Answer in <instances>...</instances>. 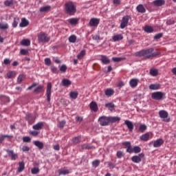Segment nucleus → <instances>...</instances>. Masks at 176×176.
I'll list each match as a JSON object with an SVG mask.
<instances>
[{
    "label": "nucleus",
    "mask_w": 176,
    "mask_h": 176,
    "mask_svg": "<svg viewBox=\"0 0 176 176\" xmlns=\"http://www.w3.org/2000/svg\"><path fill=\"white\" fill-rule=\"evenodd\" d=\"M160 52L158 51H155L153 52V48H149L146 50H143L140 52H137L135 54L136 57H143L145 60L148 58H152L153 57H156L159 56Z\"/></svg>",
    "instance_id": "f257e3e1"
},
{
    "label": "nucleus",
    "mask_w": 176,
    "mask_h": 176,
    "mask_svg": "<svg viewBox=\"0 0 176 176\" xmlns=\"http://www.w3.org/2000/svg\"><path fill=\"white\" fill-rule=\"evenodd\" d=\"M65 13L69 16H74L76 13V6L72 1H67L65 3Z\"/></svg>",
    "instance_id": "f03ea898"
},
{
    "label": "nucleus",
    "mask_w": 176,
    "mask_h": 176,
    "mask_svg": "<svg viewBox=\"0 0 176 176\" xmlns=\"http://www.w3.org/2000/svg\"><path fill=\"white\" fill-rule=\"evenodd\" d=\"M151 98L153 100H157V101H160V100H164V98H166V93L162 91L153 92L151 94Z\"/></svg>",
    "instance_id": "7ed1b4c3"
},
{
    "label": "nucleus",
    "mask_w": 176,
    "mask_h": 176,
    "mask_svg": "<svg viewBox=\"0 0 176 176\" xmlns=\"http://www.w3.org/2000/svg\"><path fill=\"white\" fill-rule=\"evenodd\" d=\"M129 20H131V16L130 15H125L122 17L120 25L121 30H124V28L129 25Z\"/></svg>",
    "instance_id": "20e7f679"
},
{
    "label": "nucleus",
    "mask_w": 176,
    "mask_h": 176,
    "mask_svg": "<svg viewBox=\"0 0 176 176\" xmlns=\"http://www.w3.org/2000/svg\"><path fill=\"white\" fill-rule=\"evenodd\" d=\"M98 122H99L100 126H108V124H109V123H111L109 116L107 117L105 116H102L100 117L98 119Z\"/></svg>",
    "instance_id": "39448f33"
},
{
    "label": "nucleus",
    "mask_w": 176,
    "mask_h": 176,
    "mask_svg": "<svg viewBox=\"0 0 176 176\" xmlns=\"http://www.w3.org/2000/svg\"><path fill=\"white\" fill-rule=\"evenodd\" d=\"M49 36H47V34L41 32L38 35V42H42L43 43H46L49 42L50 41Z\"/></svg>",
    "instance_id": "423d86ee"
},
{
    "label": "nucleus",
    "mask_w": 176,
    "mask_h": 176,
    "mask_svg": "<svg viewBox=\"0 0 176 176\" xmlns=\"http://www.w3.org/2000/svg\"><path fill=\"white\" fill-rule=\"evenodd\" d=\"M159 116L161 119H163L164 122L168 123L170 122V118H168V113L164 110H161L159 111Z\"/></svg>",
    "instance_id": "0eeeda50"
},
{
    "label": "nucleus",
    "mask_w": 176,
    "mask_h": 176,
    "mask_svg": "<svg viewBox=\"0 0 176 176\" xmlns=\"http://www.w3.org/2000/svg\"><path fill=\"white\" fill-rule=\"evenodd\" d=\"M6 152H7L11 160H17V159H19V155H17V153H14L13 150L6 149Z\"/></svg>",
    "instance_id": "6e6552de"
},
{
    "label": "nucleus",
    "mask_w": 176,
    "mask_h": 176,
    "mask_svg": "<svg viewBox=\"0 0 176 176\" xmlns=\"http://www.w3.org/2000/svg\"><path fill=\"white\" fill-rule=\"evenodd\" d=\"M145 156V154L140 153L138 155H134L131 157V160L133 163H141V161L142 160V157Z\"/></svg>",
    "instance_id": "1a4fd4ad"
},
{
    "label": "nucleus",
    "mask_w": 176,
    "mask_h": 176,
    "mask_svg": "<svg viewBox=\"0 0 176 176\" xmlns=\"http://www.w3.org/2000/svg\"><path fill=\"white\" fill-rule=\"evenodd\" d=\"M152 137H153L152 132H147V133L142 135L140 137V141L146 142V141H148V140H151V138H152Z\"/></svg>",
    "instance_id": "9d476101"
},
{
    "label": "nucleus",
    "mask_w": 176,
    "mask_h": 176,
    "mask_svg": "<svg viewBox=\"0 0 176 176\" xmlns=\"http://www.w3.org/2000/svg\"><path fill=\"white\" fill-rule=\"evenodd\" d=\"M46 96L48 102H50V97H52V82L47 83Z\"/></svg>",
    "instance_id": "9b49d317"
},
{
    "label": "nucleus",
    "mask_w": 176,
    "mask_h": 176,
    "mask_svg": "<svg viewBox=\"0 0 176 176\" xmlns=\"http://www.w3.org/2000/svg\"><path fill=\"white\" fill-rule=\"evenodd\" d=\"M35 116L28 113L25 116V120L28 122L29 124H33V123H35Z\"/></svg>",
    "instance_id": "f8f14e48"
},
{
    "label": "nucleus",
    "mask_w": 176,
    "mask_h": 176,
    "mask_svg": "<svg viewBox=\"0 0 176 176\" xmlns=\"http://www.w3.org/2000/svg\"><path fill=\"white\" fill-rule=\"evenodd\" d=\"M100 24V20L97 18H92L89 21L90 27H97Z\"/></svg>",
    "instance_id": "ddd939ff"
},
{
    "label": "nucleus",
    "mask_w": 176,
    "mask_h": 176,
    "mask_svg": "<svg viewBox=\"0 0 176 176\" xmlns=\"http://www.w3.org/2000/svg\"><path fill=\"white\" fill-rule=\"evenodd\" d=\"M163 144H164V140H163V139H162V138L157 139V140H155L153 142V147L154 148H160V146H162V145H163Z\"/></svg>",
    "instance_id": "4468645a"
},
{
    "label": "nucleus",
    "mask_w": 176,
    "mask_h": 176,
    "mask_svg": "<svg viewBox=\"0 0 176 176\" xmlns=\"http://www.w3.org/2000/svg\"><path fill=\"white\" fill-rule=\"evenodd\" d=\"M139 82H140V80L138 78H132L129 81V85H130L131 87L134 89V87H137L138 86Z\"/></svg>",
    "instance_id": "2eb2a0df"
},
{
    "label": "nucleus",
    "mask_w": 176,
    "mask_h": 176,
    "mask_svg": "<svg viewBox=\"0 0 176 176\" xmlns=\"http://www.w3.org/2000/svg\"><path fill=\"white\" fill-rule=\"evenodd\" d=\"M52 10V6H45L40 8V12L41 13H47L48 12H50Z\"/></svg>",
    "instance_id": "dca6fc26"
},
{
    "label": "nucleus",
    "mask_w": 176,
    "mask_h": 176,
    "mask_svg": "<svg viewBox=\"0 0 176 176\" xmlns=\"http://www.w3.org/2000/svg\"><path fill=\"white\" fill-rule=\"evenodd\" d=\"M89 108L94 112H97V111H98V106L96 102H91L89 104Z\"/></svg>",
    "instance_id": "f3484780"
},
{
    "label": "nucleus",
    "mask_w": 176,
    "mask_h": 176,
    "mask_svg": "<svg viewBox=\"0 0 176 176\" xmlns=\"http://www.w3.org/2000/svg\"><path fill=\"white\" fill-rule=\"evenodd\" d=\"M100 61L102 63V64H104L105 65L109 64L111 63V60H109V58H107V56L102 55L100 58Z\"/></svg>",
    "instance_id": "a211bd4d"
},
{
    "label": "nucleus",
    "mask_w": 176,
    "mask_h": 176,
    "mask_svg": "<svg viewBox=\"0 0 176 176\" xmlns=\"http://www.w3.org/2000/svg\"><path fill=\"white\" fill-rule=\"evenodd\" d=\"M124 123L129 129V131H133V130H134V124H133V122L131 121L125 120Z\"/></svg>",
    "instance_id": "6ab92c4d"
},
{
    "label": "nucleus",
    "mask_w": 176,
    "mask_h": 176,
    "mask_svg": "<svg viewBox=\"0 0 176 176\" xmlns=\"http://www.w3.org/2000/svg\"><path fill=\"white\" fill-rule=\"evenodd\" d=\"M24 168H25V164L24 163V162H19L17 171L19 173H23V171H24Z\"/></svg>",
    "instance_id": "aec40b11"
},
{
    "label": "nucleus",
    "mask_w": 176,
    "mask_h": 176,
    "mask_svg": "<svg viewBox=\"0 0 176 176\" xmlns=\"http://www.w3.org/2000/svg\"><path fill=\"white\" fill-rule=\"evenodd\" d=\"M110 119V123H119L120 122V117L119 116H109Z\"/></svg>",
    "instance_id": "412c9836"
},
{
    "label": "nucleus",
    "mask_w": 176,
    "mask_h": 176,
    "mask_svg": "<svg viewBox=\"0 0 176 176\" xmlns=\"http://www.w3.org/2000/svg\"><path fill=\"white\" fill-rule=\"evenodd\" d=\"M160 84L159 83H155V84H151L149 85L148 88L150 90H159L160 89Z\"/></svg>",
    "instance_id": "4be33fe9"
},
{
    "label": "nucleus",
    "mask_w": 176,
    "mask_h": 176,
    "mask_svg": "<svg viewBox=\"0 0 176 176\" xmlns=\"http://www.w3.org/2000/svg\"><path fill=\"white\" fill-rule=\"evenodd\" d=\"M43 127V122H38L37 124H34L32 126V129H33V130H42Z\"/></svg>",
    "instance_id": "5701e85b"
},
{
    "label": "nucleus",
    "mask_w": 176,
    "mask_h": 176,
    "mask_svg": "<svg viewBox=\"0 0 176 176\" xmlns=\"http://www.w3.org/2000/svg\"><path fill=\"white\" fill-rule=\"evenodd\" d=\"M136 10L138 12V13H145V12H146V10L142 4H139L136 7Z\"/></svg>",
    "instance_id": "b1692460"
},
{
    "label": "nucleus",
    "mask_w": 176,
    "mask_h": 176,
    "mask_svg": "<svg viewBox=\"0 0 176 176\" xmlns=\"http://www.w3.org/2000/svg\"><path fill=\"white\" fill-rule=\"evenodd\" d=\"M28 24H30L28 21H27V19H25V18H22L21 22L19 24V27H21V28H24V27H27V25H28Z\"/></svg>",
    "instance_id": "393cba45"
},
{
    "label": "nucleus",
    "mask_w": 176,
    "mask_h": 176,
    "mask_svg": "<svg viewBox=\"0 0 176 176\" xmlns=\"http://www.w3.org/2000/svg\"><path fill=\"white\" fill-rule=\"evenodd\" d=\"M153 3L155 6H163L166 3V1L164 0H155L153 1Z\"/></svg>",
    "instance_id": "a878e982"
},
{
    "label": "nucleus",
    "mask_w": 176,
    "mask_h": 176,
    "mask_svg": "<svg viewBox=\"0 0 176 176\" xmlns=\"http://www.w3.org/2000/svg\"><path fill=\"white\" fill-rule=\"evenodd\" d=\"M68 23L71 24L72 25H76L78 23H79V19L78 18H72L68 19Z\"/></svg>",
    "instance_id": "bb28decb"
},
{
    "label": "nucleus",
    "mask_w": 176,
    "mask_h": 176,
    "mask_svg": "<svg viewBox=\"0 0 176 176\" xmlns=\"http://www.w3.org/2000/svg\"><path fill=\"white\" fill-rule=\"evenodd\" d=\"M19 21H20V18H19V16H16L14 18L13 22L12 23L13 28H16L17 25H19Z\"/></svg>",
    "instance_id": "cd10ccee"
},
{
    "label": "nucleus",
    "mask_w": 176,
    "mask_h": 176,
    "mask_svg": "<svg viewBox=\"0 0 176 176\" xmlns=\"http://www.w3.org/2000/svg\"><path fill=\"white\" fill-rule=\"evenodd\" d=\"M78 96H79V92L76 91H71L69 94V97L73 100H76V98H78Z\"/></svg>",
    "instance_id": "c85d7f7f"
},
{
    "label": "nucleus",
    "mask_w": 176,
    "mask_h": 176,
    "mask_svg": "<svg viewBox=\"0 0 176 176\" xmlns=\"http://www.w3.org/2000/svg\"><path fill=\"white\" fill-rule=\"evenodd\" d=\"M72 82L68 79H63L62 80V85L65 86V87H68V86H71Z\"/></svg>",
    "instance_id": "c756f323"
},
{
    "label": "nucleus",
    "mask_w": 176,
    "mask_h": 176,
    "mask_svg": "<svg viewBox=\"0 0 176 176\" xmlns=\"http://www.w3.org/2000/svg\"><path fill=\"white\" fill-rule=\"evenodd\" d=\"M123 39V35L122 34H117L113 36V42H118V41H122Z\"/></svg>",
    "instance_id": "7c9ffc66"
},
{
    "label": "nucleus",
    "mask_w": 176,
    "mask_h": 176,
    "mask_svg": "<svg viewBox=\"0 0 176 176\" xmlns=\"http://www.w3.org/2000/svg\"><path fill=\"white\" fill-rule=\"evenodd\" d=\"M104 93L107 97H111V96H113L115 91L112 89H107Z\"/></svg>",
    "instance_id": "2f4dec72"
},
{
    "label": "nucleus",
    "mask_w": 176,
    "mask_h": 176,
    "mask_svg": "<svg viewBox=\"0 0 176 176\" xmlns=\"http://www.w3.org/2000/svg\"><path fill=\"white\" fill-rule=\"evenodd\" d=\"M85 56H86V50H82L77 55V58H78V60H82V58H83V57H85Z\"/></svg>",
    "instance_id": "473e14b6"
},
{
    "label": "nucleus",
    "mask_w": 176,
    "mask_h": 176,
    "mask_svg": "<svg viewBox=\"0 0 176 176\" xmlns=\"http://www.w3.org/2000/svg\"><path fill=\"white\" fill-rule=\"evenodd\" d=\"M34 144L36 146H38V149H43V142L36 140L34 142Z\"/></svg>",
    "instance_id": "72a5a7b5"
},
{
    "label": "nucleus",
    "mask_w": 176,
    "mask_h": 176,
    "mask_svg": "<svg viewBox=\"0 0 176 176\" xmlns=\"http://www.w3.org/2000/svg\"><path fill=\"white\" fill-rule=\"evenodd\" d=\"M9 24L8 23H0V30H8Z\"/></svg>",
    "instance_id": "f704fd0d"
},
{
    "label": "nucleus",
    "mask_w": 176,
    "mask_h": 176,
    "mask_svg": "<svg viewBox=\"0 0 176 176\" xmlns=\"http://www.w3.org/2000/svg\"><path fill=\"white\" fill-rule=\"evenodd\" d=\"M144 31L148 34H151L153 32V28L152 26L146 25L144 27Z\"/></svg>",
    "instance_id": "c9c22d12"
},
{
    "label": "nucleus",
    "mask_w": 176,
    "mask_h": 176,
    "mask_svg": "<svg viewBox=\"0 0 176 176\" xmlns=\"http://www.w3.org/2000/svg\"><path fill=\"white\" fill-rule=\"evenodd\" d=\"M69 174V170L68 169H60L59 175H67Z\"/></svg>",
    "instance_id": "e433bc0d"
},
{
    "label": "nucleus",
    "mask_w": 176,
    "mask_h": 176,
    "mask_svg": "<svg viewBox=\"0 0 176 176\" xmlns=\"http://www.w3.org/2000/svg\"><path fill=\"white\" fill-rule=\"evenodd\" d=\"M21 44L23 46H30V45H31V41L28 39H23L21 41Z\"/></svg>",
    "instance_id": "4c0bfd02"
},
{
    "label": "nucleus",
    "mask_w": 176,
    "mask_h": 176,
    "mask_svg": "<svg viewBox=\"0 0 176 176\" xmlns=\"http://www.w3.org/2000/svg\"><path fill=\"white\" fill-rule=\"evenodd\" d=\"M106 108H108L109 111H113V108H115V104L112 102H109L105 104Z\"/></svg>",
    "instance_id": "58836bf2"
},
{
    "label": "nucleus",
    "mask_w": 176,
    "mask_h": 176,
    "mask_svg": "<svg viewBox=\"0 0 176 176\" xmlns=\"http://www.w3.org/2000/svg\"><path fill=\"white\" fill-rule=\"evenodd\" d=\"M159 74V71L156 69H150V75L151 76H157V74Z\"/></svg>",
    "instance_id": "ea45409f"
},
{
    "label": "nucleus",
    "mask_w": 176,
    "mask_h": 176,
    "mask_svg": "<svg viewBox=\"0 0 176 176\" xmlns=\"http://www.w3.org/2000/svg\"><path fill=\"white\" fill-rule=\"evenodd\" d=\"M45 89L43 85H39L34 89V93H41V91H44Z\"/></svg>",
    "instance_id": "a19ab883"
},
{
    "label": "nucleus",
    "mask_w": 176,
    "mask_h": 176,
    "mask_svg": "<svg viewBox=\"0 0 176 176\" xmlns=\"http://www.w3.org/2000/svg\"><path fill=\"white\" fill-rule=\"evenodd\" d=\"M147 126L145 124H140L139 127V131L140 133H145L146 131Z\"/></svg>",
    "instance_id": "79ce46f5"
},
{
    "label": "nucleus",
    "mask_w": 176,
    "mask_h": 176,
    "mask_svg": "<svg viewBox=\"0 0 176 176\" xmlns=\"http://www.w3.org/2000/svg\"><path fill=\"white\" fill-rule=\"evenodd\" d=\"M7 76L8 78H9V79H12V78H14L16 76V72L14 71L9 72L7 74Z\"/></svg>",
    "instance_id": "37998d69"
},
{
    "label": "nucleus",
    "mask_w": 176,
    "mask_h": 176,
    "mask_svg": "<svg viewBox=\"0 0 176 176\" xmlns=\"http://www.w3.org/2000/svg\"><path fill=\"white\" fill-rule=\"evenodd\" d=\"M24 79H25V76L24 74H19V76L17 78L18 83H21V82H23Z\"/></svg>",
    "instance_id": "c03bdc74"
},
{
    "label": "nucleus",
    "mask_w": 176,
    "mask_h": 176,
    "mask_svg": "<svg viewBox=\"0 0 176 176\" xmlns=\"http://www.w3.org/2000/svg\"><path fill=\"white\" fill-rule=\"evenodd\" d=\"M69 42L70 43H75L76 42V36L75 35H72L69 37Z\"/></svg>",
    "instance_id": "a18cd8bd"
},
{
    "label": "nucleus",
    "mask_w": 176,
    "mask_h": 176,
    "mask_svg": "<svg viewBox=\"0 0 176 176\" xmlns=\"http://www.w3.org/2000/svg\"><path fill=\"white\" fill-rule=\"evenodd\" d=\"M67 65H62L59 69V70L60 71V72H63V74L67 72Z\"/></svg>",
    "instance_id": "49530a36"
},
{
    "label": "nucleus",
    "mask_w": 176,
    "mask_h": 176,
    "mask_svg": "<svg viewBox=\"0 0 176 176\" xmlns=\"http://www.w3.org/2000/svg\"><path fill=\"white\" fill-rule=\"evenodd\" d=\"M112 60L114 63H120V61H123V60H124V58L113 57Z\"/></svg>",
    "instance_id": "de8ad7c7"
},
{
    "label": "nucleus",
    "mask_w": 176,
    "mask_h": 176,
    "mask_svg": "<svg viewBox=\"0 0 176 176\" xmlns=\"http://www.w3.org/2000/svg\"><path fill=\"white\" fill-rule=\"evenodd\" d=\"M140 152H141V147L135 146L133 147V153H140Z\"/></svg>",
    "instance_id": "09e8293b"
},
{
    "label": "nucleus",
    "mask_w": 176,
    "mask_h": 176,
    "mask_svg": "<svg viewBox=\"0 0 176 176\" xmlns=\"http://www.w3.org/2000/svg\"><path fill=\"white\" fill-rule=\"evenodd\" d=\"M4 5L6 6H11V5H13V0H6L4 1Z\"/></svg>",
    "instance_id": "8fccbe9b"
},
{
    "label": "nucleus",
    "mask_w": 176,
    "mask_h": 176,
    "mask_svg": "<svg viewBox=\"0 0 176 176\" xmlns=\"http://www.w3.org/2000/svg\"><path fill=\"white\" fill-rule=\"evenodd\" d=\"M100 160H94L93 162H92V166L93 167H98L100 166Z\"/></svg>",
    "instance_id": "3c124183"
},
{
    "label": "nucleus",
    "mask_w": 176,
    "mask_h": 176,
    "mask_svg": "<svg viewBox=\"0 0 176 176\" xmlns=\"http://www.w3.org/2000/svg\"><path fill=\"white\" fill-rule=\"evenodd\" d=\"M72 141L74 144H78V142H80V136L73 138Z\"/></svg>",
    "instance_id": "603ef678"
},
{
    "label": "nucleus",
    "mask_w": 176,
    "mask_h": 176,
    "mask_svg": "<svg viewBox=\"0 0 176 176\" xmlns=\"http://www.w3.org/2000/svg\"><path fill=\"white\" fill-rule=\"evenodd\" d=\"M116 156H117V157H118V159H121V157H123V156H124V155L123 154L122 151H118L116 153Z\"/></svg>",
    "instance_id": "864d4df0"
},
{
    "label": "nucleus",
    "mask_w": 176,
    "mask_h": 176,
    "mask_svg": "<svg viewBox=\"0 0 176 176\" xmlns=\"http://www.w3.org/2000/svg\"><path fill=\"white\" fill-rule=\"evenodd\" d=\"M23 142H31V138L28 136H25L23 138Z\"/></svg>",
    "instance_id": "5fc2aeb1"
},
{
    "label": "nucleus",
    "mask_w": 176,
    "mask_h": 176,
    "mask_svg": "<svg viewBox=\"0 0 176 176\" xmlns=\"http://www.w3.org/2000/svg\"><path fill=\"white\" fill-rule=\"evenodd\" d=\"M45 65H52V60L49 58H46L45 59Z\"/></svg>",
    "instance_id": "6e6d98bb"
},
{
    "label": "nucleus",
    "mask_w": 176,
    "mask_h": 176,
    "mask_svg": "<svg viewBox=\"0 0 176 176\" xmlns=\"http://www.w3.org/2000/svg\"><path fill=\"white\" fill-rule=\"evenodd\" d=\"M11 63H12V60L9 58H6L3 60V64H5V65H10Z\"/></svg>",
    "instance_id": "4d7b16f0"
},
{
    "label": "nucleus",
    "mask_w": 176,
    "mask_h": 176,
    "mask_svg": "<svg viewBox=\"0 0 176 176\" xmlns=\"http://www.w3.org/2000/svg\"><path fill=\"white\" fill-rule=\"evenodd\" d=\"M126 152H128V153H133V147L129 146V147L126 148Z\"/></svg>",
    "instance_id": "13d9d810"
},
{
    "label": "nucleus",
    "mask_w": 176,
    "mask_h": 176,
    "mask_svg": "<svg viewBox=\"0 0 176 176\" xmlns=\"http://www.w3.org/2000/svg\"><path fill=\"white\" fill-rule=\"evenodd\" d=\"M20 53L23 56H27L28 54V50H21Z\"/></svg>",
    "instance_id": "bf43d9fd"
},
{
    "label": "nucleus",
    "mask_w": 176,
    "mask_h": 176,
    "mask_svg": "<svg viewBox=\"0 0 176 176\" xmlns=\"http://www.w3.org/2000/svg\"><path fill=\"white\" fill-rule=\"evenodd\" d=\"M39 173V168H33L32 169V174H38Z\"/></svg>",
    "instance_id": "052dcab7"
},
{
    "label": "nucleus",
    "mask_w": 176,
    "mask_h": 176,
    "mask_svg": "<svg viewBox=\"0 0 176 176\" xmlns=\"http://www.w3.org/2000/svg\"><path fill=\"white\" fill-rule=\"evenodd\" d=\"M163 37V33H159L154 36V39H160Z\"/></svg>",
    "instance_id": "680f3d73"
},
{
    "label": "nucleus",
    "mask_w": 176,
    "mask_h": 176,
    "mask_svg": "<svg viewBox=\"0 0 176 176\" xmlns=\"http://www.w3.org/2000/svg\"><path fill=\"white\" fill-rule=\"evenodd\" d=\"M64 126H65V120H62L59 123V127L60 129H64Z\"/></svg>",
    "instance_id": "e2e57ef3"
},
{
    "label": "nucleus",
    "mask_w": 176,
    "mask_h": 176,
    "mask_svg": "<svg viewBox=\"0 0 176 176\" xmlns=\"http://www.w3.org/2000/svg\"><path fill=\"white\" fill-rule=\"evenodd\" d=\"M23 152H28L30 151V147L28 146H24L22 147Z\"/></svg>",
    "instance_id": "0e129e2a"
},
{
    "label": "nucleus",
    "mask_w": 176,
    "mask_h": 176,
    "mask_svg": "<svg viewBox=\"0 0 176 176\" xmlns=\"http://www.w3.org/2000/svg\"><path fill=\"white\" fill-rule=\"evenodd\" d=\"M31 135H33V137H36L38 134H39V132L38 131H32L30 132Z\"/></svg>",
    "instance_id": "69168bd1"
},
{
    "label": "nucleus",
    "mask_w": 176,
    "mask_h": 176,
    "mask_svg": "<svg viewBox=\"0 0 176 176\" xmlns=\"http://www.w3.org/2000/svg\"><path fill=\"white\" fill-rule=\"evenodd\" d=\"M94 41H100V35H95L92 36Z\"/></svg>",
    "instance_id": "338daca9"
},
{
    "label": "nucleus",
    "mask_w": 176,
    "mask_h": 176,
    "mask_svg": "<svg viewBox=\"0 0 176 176\" xmlns=\"http://www.w3.org/2000/svg\"><path fill=\"white\" fill-rule=\"evenodd\" d=\"M108 167H110V168H115V165L112 162H107Z\"/></svg>",
    "instance_id": "774afa93"
}]
</instances>
